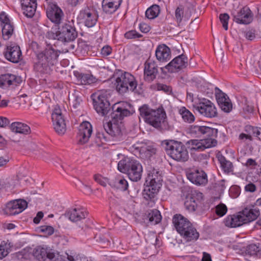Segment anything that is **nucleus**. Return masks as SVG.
<instances>
[{
  "instance_id": "nucleus-49",
  "label": "nucleus",
  "mask_w": 261,
  "mask_h": 261,
  "mask_svg": "<svg viewBox=\"0 0 261 261\" xmlns=\"http://www.w3.org/2000/svg\"><path fill=\"white\" fill-rule=\"evenodd\" d=\"M260 249V248L259 245L252 244L247 246L246 251L250 255H255L257 254Z\"/></svg>"
},
{
  "instance_id": "nucleus-9",
  "label": "nucleus",
  "mask_w": 261,
  "mask_h": 261,
  "mask_svg": "<svg viewBox=\"0 0 261 261\" xmlns=\"http://www.w3.org/2000/svg\"><path fill=\"white\" fill-rule=\"evenodd\" d=\"M93 105L96 111L102 116H106L111 110L110 104L106 95L101 92L92 95Z\"/></svg>"
},
{
  "instance_id": "nucleus-12",
  "label": "nucleus",
  "mask_w": 261,
  "mask_h": 261,
  "mask_svg": "<svg viewBox=\"0 0 261 261\" xmlns=\"http://www.w3.org/2000/svg\"><path fill=\"white\" fill-rule=\"evenodd\" d=\"M195 108L199 113L207 118L215 117L217 115V109L210 100L203 98L196 104Z\"/></svg>"
},
{
  "instance_id": "nucleus-10",
  "label": "nucleus",
  "mask_w": 261,
  "mask_h": 261,
  "mask_svg": "<svg viewBox=\"0 0 261 261\" xmlns=\"http://www.w3.org/2000/svg\"><path fill=\"white\" fill-rule=\"evenodd\" d=\"M205 139L190 140L187 142L188 147L191 150L202 151L206 148H211L216 145L217 142L215 139L216 137H204Z\"/></svg>"
},
{
  "instance_id": "nucleus-3",
  "label": "nucleus",
  "mask_w": 261,
  "mask_h": 261,
  "mask_svg": "<svg viewBox=\"0 0 261 261\" xmlns=\"http://www.w3.org/2000/svg\"><path fill=\"white\" fill-rule=\"evenodd\" d=\"M139 110L140 116L145 122L155 128L160 127L166 117L165 111L162 107L152 109L148 105L144 104L140 107Z\"/></svg>"
},
{
  "instance_id": "nucleus-36",
  "label": "nucleus",
  "mask_w": 261,
  "mask_h": 261,
  "mask_svg": "<svg viewBox=\"0 0 261 261\" xmlns=\"http://www.w3.org/2000/svg\"><path fill=\"white\" fill-rule=\"evenodd\" d=\"M17 78L15 75L6 74L0 76V87L5 88L16 83Z\"/></svg>"
},
{
  "instance_id": "nucleus-46",
  "label": "nucleus",
  "mask_w": 261,
  "mask_h": 261,
  "mask_svg": "<svg viewBox=\"0 0 261 261\" xmlns=\"http://www.w3.org/2000/svg\"><path fill=\"white\" fill-rule=\"evenodd\" d=\"M114 187L121 191H125L128 187V182L124 178H118L114 181Z\"/></svg>"
},
{
  "instance_id": "nucleus-22",
  "label": "nucleus",
  "mask_w": 261,
  "mask_h": 261,
  "mask_svg": "<svg viewBox=\"0 0 261 261\" xmlns=\"http://www.w3.org/2000/svg\"><path fill=\"white\" fill-rule=\"evenodd\" d=\"M27 207V202L24 200L19 199L8 202L4 210L8 215H15L22 212Z\"/></svg>"
},
{
  "instance_id": "nucleus-48",
  "label": "nucleus",
  "mask_w": 261,
  "mask_h": 261,
  "mask_svg": "<svg viewBox=\"0 0 261 261\" xmlns=\"http://www.w3.org/2000/svg\"><path fill=\"white\" fill-rule=\"evenodd\" d=\"M107 141V137L102 132H97L95 137V142L97 146H100L102 144Z\"/></svg>"
},
{
  "instance_id": "nucleus-17",
  "label": "nucleus",
  "mask_w": 261,
  "mask_h": 261,
  "mask_svg": "<svg viewBox=\"0 0 261 261\" xmlns=\"http://www.w3.org/2000/svg\"><path fill=\"white\" fill-rule=\"evenodd\" d=\"M33 255L39 261H51L55 257L52 249L46 246H38L33 251Z\"/></svg>"
},
{
  "instance_id": "nucleus-44",
  "label": "nucleus",
  "mask_w": 261,
  "mask_h": 261,
  "mask_svg": "<svg viewBox=\"0 0 261 261\" xmlns=\"http://www.w3.org/2000/svg\"><path fill=\"white\" fill-rule=\"evenodd\" d=\"M246 133H242L239 135V139L244 142L247 141H252L253 140L252 135L251 134L250 125L246 126L245 127Z\"/></svg>"
},
{
  "instance_id": "nucleus-57",
  "label": "nucleus",
  "mask_w": 261,
  "mask_h": 261,
  "mask_svg": "<svg viewBox=\"0 0 261 261\" xmlns=\"http://www.w3.org/2000/svg\"><path fill=\"white\" fill-rule=\"evenodd\" d=\"M124 36L127 39H133L136 38H139L141 36V35L139 34L135 31H130L126 32L124 34Z\"/></svg>"
},
{
  "instance_id": "nucleus-35",
  "label": "nucleus",
  "mask_w": 261,
  "mask_h": 261,
  "mask_svg": "<svg viewBox=\"0 0 261 261\" xmlns=\"http://www.w3.org/2000/svg\"><path fill=\"white\" fill-rule=\"evenodd\" d=\"M12 132L21 134H28L31 132L30 127L26 124L15 122L11 124L10 126Z\"/></svg>"
},
{
  "instance_id": "nucleus-56",
  "label": "nucleus",
  "mask_w": 261,
  "mask_h": 261,
  "mask_svg": "<svg viewBox=\"0 0 261 261\" xmlns=\"http://www.w3.org/2000/svg\"><path fill=\"white\" fill-rule=\"evenodd\" d=\"M244 36L249 40L252 41L255 38V31L254 30H249L244 32Z\"/></svg>"
},
{
  "instance_id": "nucleus-28",
  "label": "nucleus",
  "mask_w": 261,
  "mask_h": 261,
  "mask_svg": "<svg viewBox=\"0 0 261 261\" xmlns=\"http://www.w3.org/2000/svg\"><path fill=\"white\" fill-rule=\"evenodd\" d=\"M218 103L221 110L225 112L229 113L232 108V105L228 96L223 92L216 95Z\"/></svg>"
},
{
  "instance_id": "nucleus-13",
  "label": "nucleus",
  "mask_w": 261,
  "mask_h": 261,
  "mask_svg": "<svg viewBox=\"0 0 261 261\" xmlns=\"http://www.w3.org/2000/svg\"><path fill=\"white\" fill-rule=\"evenodd\" d=\"M231 15L234 21L238 24H248L251 23L253 16L249 8L246 6L243 7L238 11L234 9L232 10Z\"/></svg>"
},
{
  "instance_id": "nucleus-4",
  "label": "nucleus",
  "mask_w": 261,
  "mask_h": 261,
  "mask_svg": "<svg viewBox=\"0 0 261 261\" xmlns=\"http://www.w3.org/2000/svg\"><path fill=\"white\" fill-rule=\"evenodd\" d=\"M117 167L121 172L127 174L132 181H137L141 178L142 165L139 161L135 159L124 158L118 162Z\"/></svg>"
},
{
  "instance_id": "nucleus-60",
  "label": "nucleus",
  "mask_w": 261,
  "mask_h": 261,
  "mask_svg": "<svg viewBox=\"0 0 261 261\" xmlns=\"http://www.w3.org/2000/svg\"><path fill=\"white\" fill-rule=\"evenodd\" d=\"M112 53V48L109 45L103 46L101 49V54L103 56H108Z\"/></svg>"
},
{
  "instance_id": "nucleus-40",
  "label": "nucleus",
  "mask_w": 261,
  "mask_h": 261,
  "mask_svg": "<svg viewBox=\"0 0 261 261\" xmlns=\"http://www.w3.org/2000/svg\"><path fill=\"white\" fill-rule=\"evenodd\" d=\"M147 217L149 222L152 224H156L162 220V216L160 212L156 209L151 210L149 212Z\"/></svg>"
},
{
  "instance_id": "nucleus-43",
  "label": "nucleus",
  "mask_w": 261,
  "mask_h": 261,
  "mask_svg": "<svg viewBox=\"0 0 261 261\" xmlns=\"http://www.w3.org/2000/svg\"><path fill=\"white\" fill-rule=\"evenodd\" d=\"M160 11L159 6L157 5H153L146 11V17L149 19H154L158 16Z\"/></svg>"
},
{
  "instance_id": "nucleus-7",
  "label": "nucleus",
  "mask_w": 261,
  "mask_h": 261,
  "mask_svg": "<svg viewBox=\"0 0 261 261\" xmlns=\"http://www.w3.org/2000/svg\"><path fill=\"white\" fill-rule=\"evenodd\" d=\"M116 89L123 94L128 91H135L137 83L134 76L127 72L119 71L115 74Z\"/></svg>"
},
{
  "instance_id": "nucleus-14",
  "label": "nucleus",
  "mask_w": 261,
  "mask_h": 261,
  "mask_svg": "<svg viewBox=\"0 0 261 261\" xmlns=\"http://www.w3.org/2000/svg\"><path fill=\"white\" fill-rule=\"evenodd\" d=\"M52 120L55 131L59 135H63L66 130V123L59 106H56L52 113Z\"/></svg>"
},
{
  "instance_id": "nucleus-52",
  "label": "nucleus",
  "mask_w": 261,
  "mask_h": 261,
  "mask_svg": "<svg viewBox=\"0 0 261 261\" xmlns=\"http://www.w3.org/2000/svg\"><path fill=\"white\" fill-rule=\"evenodd\" d=\"M229 19V16L227 13L221 14L219 15V19L222 24L223 28L225 30H228V21Z\"/></svg>"
},
{
  "instance_id": "nucleus-5",
  "label": "nucleus",
  "mask_w": 261,
  "mask_h": 261,
  "mask_svg": "<svg viewBox=\"0 0 261 261\" xmlns=\"http://www.w3.org/2000/svg\"><path fill=\"white\" fill-rule=\"evenodd\" d=\"M167 154L173 160L178 162H186L189 159L188 152L185 145L175 140H165L162 142Z\"/></svg>"
},
{
  "instance_id": "nucleus-34",
  "label": "nucleus",
  "mask_w": 261,
  "mask_h": 261,
  "mask_svg": "<svg viewBox=\"0 0 261 261\" xmlns=\"http://www.w3.org/2000/svg\"><path fill=\"white\" fill-rule=\"evenodd\" d=\"M160 188V186L147 184L143 192L144 198L146 200L152 199L155 197Z\"/></svg>"
},
{
  "instance_id": "nucleus-31",
  "label": "nucleus",
  "mask_w": 261,
  "mask_h": 261,
  "mask_svg": "<svg viewBox=\"0 0 261 261\" xmlns=\"http://www.w3.org/2000/svg\"><path fill=\"white\" fill-rule=\"evenodd\" d=\"M224 222L226 226L230 227H239L244 224L240 212L237 215L228 216Z\"/></svg>"
},
{
  "instance_id": "nucleus-19",
  "label": "nucleus",
  "mask_w": 261,
  "mask_h": 261,
  "mask_svg": "<svg viewBox=\"0 0 261 261\" xmlns=\"http://www.w3.org/2000/svg\"><path fill=\"white\" fill-rule=\"evenodd\" d=\"M158 67L155 61L148 59L144 64V79L145 81H153L158 74Z\"/></svg>"
},
{
  "instance_id": "nucleus-37",
  "label": "nucleus",
  "mask_w": 261,
  "mask_h": 261,
  "mask_svg": "<svg viewBox=\"0 0 261 261\" xmlns=\"http://www.w3.org/2000/svg\"><path fill=\"white\" fill-rule=\"evenodd\" d=\"M121 1H102L103 10L107 13L115 12L120 5Z\"/></svg>"
},
{
  "instance_id": "nucleus-21",
  "label": "nucleus",
  "mask_w": 261,
  "mask_h": 261,
  "mask_svg": "<svg viewBox=\"0 0 261 261\" xmlns=\"http://www.w3.org/2000/svg\"><path fill=\"white\" fill-rule=\"evenodd\" d=\"M5 58L9 61L14 63H18L21 57L20 47L15 43L8 45L4 52Z\"/></svg>"
},
{
  "instance_id": "nucleus-11",
  "label": "nucleus",
  "mask_w": 261,
  "mask_h": 261,
  "mask_svg": "<svg viewBox=\"0 0 261 261\" xmlns=\"http://www.w3.org/2000/svg\"><path fill=\"white\" fill-rule=\"evenodd\" d=\"M188 133L192 137H217L218 129L206 126L191 125Z\"/></svg>"
},
{
  "instance_id": "nucleus-61",
  "label": "nucleus",
  "mask_w": 261,
  "mask_h": 261,
  "mask_svg": "<svg viewBox=\"0 0 261 261\" xmlns=\"http://www.w3.org/2000/svg\"><path fill=\"white\" fill-rule=\"evenodd\" d=\"M139 28L142 32L145 33L148 32L150 30V27L145 23H141L139 25Z\"/></svg>"
},
{
  "instance_id": "nucleus-39",
  "label": "nucleus",
  "mask_w": 261,
  "mask_h": 261,
  "mask_svg": "<svg viewBox=\"0 0 261 261\" xmlns=\"http://www.w3.org/2000/svg\"><path fill=\"white\" fill-rule=\"evenodd\" d=\"M190 15L184 13V8L182 5L179 6L175 11V18L178 25L181 22L182 20H188L190 18Z\"/></svg>"
},
{
  "instance_id": "nucleus-59",
  "label": "nucleus",
  "mask_w": 261,
  "mask_h": 261,
  "mask_svg": "<svg viewBox=\"0 0 261 261\" xmlns=\"http://www.w3.org/2000/svg\"><path fill=\"white\" fill-rule=\"evenodd\" d=\"M191 197H195L196 201L197 202V204L200 202L203 199L202 193L200 192L196 191L192 194Z\"/></svg>"
},
{
  "instance_id": "nucleus-23",
  "label": "nucleus",
  "mask_w": 261,
  "mask_h": 261,
  "mask_svg": "<svg viewBox=\"0 0 261 261\" xmlns=\"http://www.w3.org/2000/svg\"><path fill=\"white\" fill-rule=\"evenodd\" d=\"M187 64V58L185 55H181L173 59L165 68L171 73L177 72L185 68Z\"/></svg>"
},
{
  "instance_id": "nucleus-32",
  "label": "nucleus",
  "mask_w": 261,
  "mask_h": 261,
  "mask_svg": "<svg viewBox=\"0 0 261 261\" xmlns=\"http://www.w3.org/2000/svg\"><path fill=\"white\" fill-rule=\"evenodd\" d=\"M79 84L81 85H90L95 83L97 80L92 75L90 74H84L78 72L74 73Z\"/></svg>"
},
{
  "instance_id": "nucleus-58",
  "label": "nucleus",
  "mask_w": 261,
  "mask_h": 261,
  "mask_svg": "<svg viewBox=\"0 0 261 261\" xmlns=\"http://www.w3.org/2000/svg\"><path fill=\"white\" fill-rule=\"evenodd\" d=\"M257 165V163L255 160L251 158L248 159L244 164L245 166L251 169H254Z\"/></svg>"
},
{
  "instance_id": "nucleus-62",
  "label": "nucleus",
  "mask_w": 261,
  "mask_h": 261,
  "mask_svg": "<svg viewBox=\"0 0 261 261\" xmlns=\"http://www.w3.org/2000/svg\"><path fill=\"white\" fill-rule=\"evenodd\" d=\"M10 123L9 120L6 118L0 116V127H5Z\"/></svg>"
},
{
  "instance_id": "nucleus-26",
  "label": "nucleus",
  "mask_w": 261,
  "mask_h": 261,
  "mask_svg": "<svg viewBox=\"0 0 261 261\" xmlns=\"http://www.w3.org/2000/svg\"><path fill=\"white\" fill-rule=\"evenodd\" d=\"M155 54L156 59L160 62H166L171 58V50L165 44L159 45Z\"/></svg>"
},
{
  "instance_id": "nucleus-42",
  "label": "nucleus",
  "mask_w": 261,
  "mask_h": 261,
  "mask_svg": "<svg viewBox=\"0 0 261 261\" xmlns=\"http://www.w3.org/2000/svg\"><path fill=\"white\" fill-rule=\"evenodd\" d=\"M240 106L244 114H250L253 112V106L252 103L246 98L242 100Z\"/></svg>"
},
{
  "instance_id": "nucleus-2",
  "label": "nucleus",
  "mask_w": 261,
  "mask_h": 261,
  "mask_svg": "<svg viewBox=\"0 0 261 261\" xmlns=\"http://www.w3.org/2000/svg\"><path fill=\"white\" fill-rule=\"evenodd\" d=\"M60 52L50 44L42 51L36 54L37 61L34 65L35 69L38 72L45 73L50 70L51 66L56 64Z\"/></svg>"
},
{
  "instance_id": "nucleus-50",
  "label": "nucleus",
  "mask_w": 261,
  "mask_h": 261,
  "mask_svg": "<svg viewBox=\"0 0 261 261\" xmlns=\"http://www.w3.org/2000/svg\"><path fill=\"white\" fill-rule=\"evenodd\" d=\"M227 211V208L223 203H220L217 205L215 207V213L220 217L223 216L226 213Z\"/></svg>"
},
{
  "instance_id": "nucleus-16",
  "label": "nucleus",
  "mask_w": 261,
  "mask_h": 261,
  "mask_svg": "<svg viewBox=\"0 0 261 261\" xmlns=\"http://www.w3.org/2000/svg\"><path fill=\"white\" fill-rule=\"evenodd\" d=\"M0 21L3 37L4 40H7L14 34V25L8 16L4 12L0 14Z\"/></svg>"
},
{
  "instance_id": "nucleus-45",
  "label": "nucleus",
  "mask_w": 261,
  "mask_h": 261,
  "mask_svg": "<svg viewBox=\"0 0 261 261\" xmlns=\"http://www.w3.org/2000/svg\"><path fill=\"white\" fill-rule=\"evenodd\" d=\"M185 205L186 208L191 212L195 211L197 207V202L196 201L195 197L187 198L185 202Z\"/></svg>"
},
{
  "instance_id": "nucleus-64",
  "label": "nucleus",
  "mask_w": 261,
  "mask_h": 261,
  "mask_svg": "<svg viewBox=\"0 0 261 261\" xmlns=\"http://www.w3.org/2000/svg\"><path fill=\"white\" fill-rule=\"evenodd\" d=\"M8 252L7 250L5 249V247L0 245V259H3L7 255Z\"/></svg>"
},
{
  "instance_id": "nucleus-41",
  "label": "nucleus",
  "mask_w": 261,
  "mask_h": 261,
  "mask_svg": "<svg viewBox=\"0 0 261 261\" xmlns=\"http://www.w3.org/2000/svg\"><path fill=\"white\" fill-rule=\"evenodd\" d=\"M179 112L185 122L190 123L194 121V116L189 110L187 109L185 107L181 108Z\"/></svg>"
},
{
  "instance_id": "nucleus-8",
  "label": "nucleus",
  "mask_w": 261,
  "mask_h": 261,
  "mask_svg": "<svg viewBox=\"0 0 261 261\" xmlns=\"http://www.w3.org/2000/svg\"><path fill=\"white\" fill-rule=\"evenodd\" d=\"M130 151L138 158L147 159L155 153V148L149 143L138 142L130 147Z\"/></svg>"
},
{
  "instance_id": "nucleus-30",
  "label": "nucleus",
  "mask_w": 261,
  "mask_h": 261,
  "mask_svg": "<svg viewBox=\"0 0 261 261\" xmlns=\"http://www.w3.org/2000/svg\"><path fill=\"white\" fill-rule=\"evenodd\" d=\"M37 1H22L21 3L23 14L28 17H32L36 12Z\"/></svg>"
},
{
  "instance_id": "nucleus-15",
  "label": "nucleus",
  "mask_w": 261,
  "mask_h": 261,
  "mask_svg": "<svg viewBox=\"0 0 261 261\" xmlns=\"http://www.w3.org/2000/svg\"><path fill=\"white\" fill-rule=\"evenodd\" d=\"M187 178L193 184L198 185H205L207 184V174L202 170L190 169L187 171Z\"/></svg>"
},
{
  "instance_id": "nucleus-20",
  "label": "nucleus",
  "mask_w": 261,
  "mask_h": 261,
  "mask_svg": "<svg viewBox=\"0 0 261 261\" xmlns=\"http://www.w3.org/2000/svg\"><path fill=\"white\" fill-rule=\"evenodd\" d=\"M46 12L48 18L51 22L58 24L60 23L63 12L56 4L52 2L48 3Z\"/></svg>"
},
{
  "instance_id": "nucleus-24",
  "label": "nucleus",
  "mask_w": 261,
  "mask_h": 261,
  "mask_svg": "<svg viewBox=\"0 0 261 261\" xmlns=\"http://www.w3.org/2000/svg\"><path fill=\"white\" fill-rule=\"evenodd\" d=\"M173 223L177 231L184 237L186 231L189 229L192 224L185 217L180 214H176L173 218Z\"/></svg>"
},
{
  "instance_id": "nucleus-54",
  "label": "nucleus",
  "mask_w": 261,
  "mask_h": 261,
  "mask_svg": "<svg viewBox=\"0 0 261 261\" xmlns=\"http://www.w3.org/2000/svg\"><path fill=\"white\" fill-rule=\"evenodd\" d=\"M65 261H88L86 257L82 255H76L75 256L67 254V258Z\"/></svg>"
},
{
  "instance_id": "nucleus-63",
  "label": "nucleus",
  "mask_w": 261,
  "mask_h": 261,
  "mask_svg": "<svg viewBox=\"0 0 261 261\" xmlns=\"http://www.w3.org/2000/svg\"><path fill=\"white\" fill-rule=\"evenodd\" d=\"M245 189L247 192H253L256 190V188L254 184L250 183L245 187Z\"/></svg>"
},
{
  "instance_id": "nucleus-38",
  "label": "nucleus",
  "mask_w": 261,
  "mask_h": 261,
  "mask_svg": "<svg viewBox=\"0 0 261 261\" xmlns=\"http://www.w3.org/2000/svg\"><path fill=\"white\" fill-rule=\"evenodd\" d=\"M199 237V233L193 225L186 231L182 238L186 242H194Z\"/></svg>"
},
{
  "instance_id": "nucleus-18",
  "label": "nucleus",
  "mask_w": 261,
  "mask_h": 261,
  "mask_svg": "<svg viewBox=\"0 0 261 261\" xmlns=\"http://www.w3.org/2000/svg\"><path fill=\"white\" fill-rule=\"evenodd\" d=\"M79 17L83 20L86 27L91 28L96 24L98 15L95 10L87 7L81 11Z\"/></svg>"
},
{
  "instance_id": "nucleus-51",
  "label": "nucleus",
  "mask_w": 261,
  "mask_h": 261,
  "mask_svg": "<svg viewBox=\"0 0 261 261\" xmlns=\"http://www.w3.org/2000/svg\"><path fill=\"white\" fill-rule=\"evenodd\" d=\"M40 232L46 236H50L54 232V228L51 226L42 225L39 227Z\"/></svg>"
},
{
  "instance_id": "nucleus-25",
  "label": "nucleus",
  "mask_w": 261,
  "mask_h": 261,
  "mask_svg": "<svg viewBox=\"0 0 261 261\" xmlns=\"http://www.w3.org/2000/svg\"><path fill=\"white\" fill-rule=\"evenodd\" d=\"M92 133V128L91 124L87 121L82 122L79 126L77 136L79 143L84 144L87 143Z\"/></svg>"
},
{
  "instance_id": "nucleus-27",
  "label": "nucleus",
  "mask_w": 261,
  "mask_h": 261,
  "mask_svg": "<svg viewBox=\"0 0 261 261\" xmlns=\"http://www.w3.org/2000/svg\"><path fill=\"white\" fill-rule=\"evenodd\" d=\"M240 213L244 224L255 220L260 214L259 210L254 207H246Z\"/></svg>"
},
{
  "instance_id": "nucleus-47",
  "label": "nucleus",
  "mask_w": 261,
  "mask_h": 261,
  "mask_svg": "<svg viewBox=\"0 0 261 261\" xmlns=\"http://www.w3.org/2000/svg\"><path fill=\"white\" fill-rule=\"evenodd\" d=\"M219 161L225 172H229L232 170V164L229 161L226 160L223 156L219 157Z\"/></svg>"
},
{
  "instance_id": "nucleus-53",
  "label": "nucleus",
  "mask_w": 261,
  "mask_h": 261,
  "mask_svg": "<svg viewBox=\"0 0 261 261\" xmlns=\"http://www.w3.org/2000/svg\"><path fill=\"white\" fill-rule=\"evenodd\" d=\"M94 180L99 185L103 187H106L108 183V179L102 177L100 174H95L94 176Z\"/></svg>"
},
{
  "instance_id": "nucleus-33",
  "label": "nucleus",
  "mask_w": 261,
  "mask_h": 261,
  "mask_svg": "<svg viewBox=\"0 0 261 261\" xmlns=\"http://www.w3.org/2000/svg\"><path fill=\"white\" fill-rule=\"evenodd\" d=\"M68 218L72 222H77L86 217L85 212L80 208H73L69 210L66 214Z\"/></svg>"
},
{
  "instance_id": "nucleus-55",
  "label": "nucleus",
  "mask_w": 261,
  "mask_h": 261,
  "mask_svg": "<svg viewBox=\"0 0 261 261\" xmlns=\"http://www.w3.org/2000/svg\"><path fill=\"white\" fill-rule=\"evenodd\" d=\"M251 134L252 135V137H256L259 140L261 135V128L258 127H253L250 126Z\"/></svg>"
},
{
  "instance_id": "nucleus-1",
  "label": "nucleus",
  "mask_w": 261,
  "mask_h": 261,
  "mask_svg": "<svg viewBox=\"0 0 261 261\" xmlns=\"http://www.w3.org/2000/svg\"><path fill=\"white\" fill-rule=\"evenodd\" d=\"M130 107L126 103H122ZM116 108L111 114L112 120L103 125L104 128L107 134L115 138L118 140H121L124 131V126L121 120L124 117L130 115V111L123 106H116L115 105L113 109Z\"/></svg>"
},
{
  "instance_id": "nucleus-6",
  "label": "nucleus",
  "mask_w": 261,
  "mask_h": 261,
  "mask_svg": "<svg viewBox=\"0 0 261 261\" xmlns=\"http://www.w3.org/2000/svg\"><path fill=\"white\" fill-rule=\"evenodd\" d=\"M77 36L75 29L69 23H64L58 28V30L51 29L46 35L49 39L57 40L62 42H68L74 40Z\"/></svg>"
},
{
  "instance_id": "nucleus-29",
  "label": "nucleus",
  "mask_w": 261,
  "mask_h": 261,
  "mask_svg": "<svg viewBox=\"0 0 261 261\" xmlns=\"http://www.w3.org/2000/svg\"><path fill=\"white\" fill-rule=\"evenodd\" d=\"M162 180L160 171L159 170L153 169L148 172L146 182L147 184H152L161 187Z\"/></svg>"
}]
</instances>
